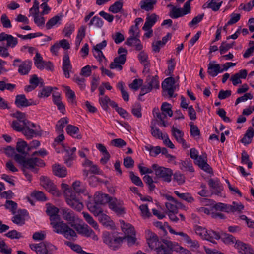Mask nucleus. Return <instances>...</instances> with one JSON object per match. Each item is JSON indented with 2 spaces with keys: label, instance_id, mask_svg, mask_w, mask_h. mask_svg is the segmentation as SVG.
Instances as JSON below:
<instances>
[{
  "label": "nucleus",
  "instance_id": "nucleus-1",
  "mask_svg": "<svg viewBox=\"0 0 254 254\" xmlns=\"http://www.w3.org/2000/svg\"><path fill=\"white\" fill-rule=\"evenodd\" d=\"M61 189L64 194L67 204L72 209L81 211L83 204L80 197L72 191L69 186L65 183L61 184Z\"/></svg>",
  "mask_w": 254,
  "mask_h": 254
},
{
  "label": "nucleus",
  "instance_id": "nucleus-2",
  "mask_svg": "<svg viewBox=\"0 0 254 254\" xmlns=\"http://www.w3.org/2000/svg\"><path fill=\"white\" fill-rule=\"evenodd\" d=\"M53 231L58 234H62L65 238L73 240L77 237L75 231L70 228L66 223L60 220V218L53 220L50 222Z\"/></svg>",
  "mask_w": 254,
  "mask_h": 254
},
{
  "label": "nucleus",
  "instance_id": "nucleus-3",
  "mask_svg": "<svg viewBox=\"0 0 254 254\" xmlns=\"http://www.w3.org/2000/svg\"><path fill=\"white\" fill-rule=\"evenodd\" d=\"M163 242L164 244H160L155 250L157 254H172L166 246L179 254H192L190 251L181 246L178 243L167 240Z\"/></svg>",
  "mask_w": 254,
  "mask_h": 254
},
{
  "label": "nucleus",
  "instance_id": "nucleus-4",
  "mask_svg": "<svg viewBox=\"0 0 254 254\" xmlns=\"http://www.w3.org/2000/svg\"><path fill=\"white\" fill-rule=\"evenodd\" d=\"M193 230L195 234L202 239L209 241L213 243H215L214 240L220 239V235L219 233L212 230H208L201 226L195 225Z\"/></svg>",
  "mask_w": 254,
  "mask_h": 254
},
{
  "label": "nucleus",
  "instance_id": "nucleus-5",
  "mask_svg": "<svg viewBox=\"0 0 254 254\" xmlns=\"http://www.w3.org/2000/svg\"><path fill=\"white\" fill-rule=\"evenodd\" d=\"M23 125V128L21 131L27 139H31L34 136H42L48 134L47 132H44L42 130H41L39 126L29 121L26 122Z\"/></svg>",
  "mask_w": 254,
  "mask_h": 254
},
{
  "label": "nucleus",
  "instance_id": "nucleus-6",
  "mask_svg": "<svg viewBox=\"0 0 254 254\" xmlns=\"http://www.w3.org/2000/svg\"><path fill=\"white\" fill-rule=\"evenodd\" d=\"M152 168L157 178L161 179L163 181L169 183L171 181L173 171L168 168L160 166L157 164H153Z\"/></svg>",
  "mask_w": 254,
  "mask_h": 254
},
{
  "label": "nucleus",
  "instance_id": "nucleus-7",
  "mask_svg": "<svg viewBox=\"0 0 254 254\" xmlns=\"http://www.w3.org/2000/svg\"><path fill=\"white\" fill-rule=\"evenodd\" d=\"M118 53L119 56L114 58L113 62L110 64V68L121 71L122 70L123 65L126 62L127 51L125 48L120 47Z\"/></svg>",
  "mask_w": 254,
  "mask_h": 254
},
{
  "label": "nucleus",
  "instance_id": "nucleus-8",
  "mask_svg": "<svg viewBox=\"0 0 254 254\" xmlns=\"http://www.w3.org/2000/svg\"><path fill=\"white\" fill-rule=\"evenodd\" d=\"M30 247L37 254H53L57 249L55 246L49 243L34 244Z\"/></svg>",
  "mask_w": 254,
  "mask_h": 254
},
{
  "label": "nucleus",
  "instance_id": "nucleus-9",
  "mask_svg": "<svg viewBox=\"0 0 254 254\" xmlns=\"http://www.w3.org/2000/svg\"><path fill=\"white\" fill-rule=\"evenodd\" d=\"M76 224L74 223L72 226L79 234L87 237H91L94 241L98 240L99 238L97 235L87 224L83 223L82 221Z\"/></svg>",
  "mask_w": 254,
  "mask_h": 254
},
{
  "label": "nucleus",
  "instance_id": "nucleus-10",
  "mask_svg": "<svg viewBox=\"0 0 254 254\" xmlns=\"http://www.w3.org/2000/svg\"><path fill=\"white\" fill-rule=\"evenodd\" d=\"M40 184L49 193L55 197L61 195V191L53 181L48 177L42 176L40 177Z\"/></svg>",
  "mask_w": 254,
  "mask_h": 254
},
{
  "label": "nucleus",
  "instance_id": "nucleus-11",
  "mask_svg": "<svg viewBox=\"0 0 254 254\" xmlns=\"http://www.w3.org/2000/svg\"><path fill=\"white\" fill-rule=\"evenodd\" d=\"M62 147L64 163L67 166H71L72 161L75 158V152L76 148L75 147H70L65 145H63Z\"/></svg>",
  "mask_w": 254,
  "mask_h": 254
},
{
  "label": "nucleus",
  "instance_id": "nucleus-12",
  "mask_svg": "<svg viewBox=\"0 0 254 254\" xmlns=\"http://www.w3.org/2000/svg\"><path fill=\"white\" fill-rule=\"evenodd\" d=\"M224 211L229 213L230 208L228 204L222 203H218L211 207V217L213 218L224 219L225 216L221 212L217 211Z\"/></svg>",
  "mask_w": 254,
  "mask_h": 254
},
{
  "label": "nucleus",
  "instance_id": "nucleus-13",
  "mask_svg": "<svg viewBox=\"0 0 254 254\" xmlns=\"http://www.w3.org/2000/svg\"><path fill=\"white\" fill-rule=\"evenodd\" d=\"M13 66L18 67V72L22 75H27L30 72L31 66L32 62L29 61H25L21 62L19 59H16L14 60Z\"/></svg>",
  "mask_w": 254,
  "mask_h": 254
},
{
  "label": "nucleus",
  "instance_id": "nucleus-14",
  "mask_svg": "<svg viewBox=\"0 0 254 254\" xmlns=\"http://www.w3.org/2000/svg\"><path fill=\"white\" fill-rule=\"evenodd\" d=\"M163 90L167 92L169 97L175 96L174 92L176 88L174 78L170 77L166 78L162 83Z\"/></svg>",
  "mask_w": 254,
  "mask_h": 254
},
{
  "label": "nucleus",
  "instance_id": "nucleus-15",
  "mask_svg": "<svg viewBox=\"0 0 254 254\" xmlns=\"http://www.w3.org/2000/svg\"><path fill=\"white\" fill-rule=\"evenodd\" d=\"M63 218L72 226L74 223L80 222L81 220L75 215L74 212L69 209L63 208L61 209Z\"/></svg>",
  "mask_w": 254,
  "mask_h": 254
},
{
  "label": "nucleus",
  "instance_id": "nucleus-16",
  "mask_svg": "<svg viewBox=\"0 0 254 254\" xmlns=\"http://www.w3.org/2000/svg\"><path fill=\"white\" fill-rule=\"evenodd\" d=\"M171 132L173 136L175 138L178 143L180 144L184 149H187L190 147L184 138V132L173 126L171 129Z\"/></svg>",
  "mask_w": 254,
  "mask_h": 254
},
{
  "label": "nucleus",
  "instance_id": "nucleus-17",
  "mask_svg": "<svg viewBox=\"0 0 254 254\" xmlns=\"http://www.w3.org/2000/svg\"><path fill=\"white\" fill-rule=\"evenodd\" d=\"M35 166L43 167L45 166V163L42 160L32 156V158L25 160L22 166L23 172L26 169H33Z\"/></svg>",
  "mask_w": 254,
  "mask_h": 254
},
{
  "label": "nucleus",
  "instance_id": "nucleus-18",
  "mask_svg": "<svg viewBox=\"0 0 254 254\" xmlns=\"http://www.w3.org/2000/svg\"><path fill=\"white\" fill-rule=\"evenodd\" d=\"M145 236L148 246L151 249L156 250L160 246L157 236L150 230L145 231Z\"/></svg>",
  "mask_w": 254,
  "mask_h": 254
},
{
  "label": "nucleus",
  "instance_id": "nucleus-19",
  "mask_svg": "<svg viewBox=\"0 0 254 254\" xmlns=\"http://www.w3.org/2000/svg\"><path fill=\"white\" fill-rule=\"evenodd\" d=\"M15 104L17 107H25L36 105L32 99L28 100L25 95H17L15 97Z\"/></svg>",
  "mask_w": 254,
  "mask_h": 254
},
{
  "label": "nucleus",
  "instance_id": "nucleus-20",
  "mask_svg": "<svg viewBox=\"0 0 254 254\" xmlns=\"http://www.w3.org/2000/svg\"><path fill=\"white\" fill-rule=\"evenodd\" d=\"M207 155L204 154L197 158V159L194 160V163L202 170L207 173H211L212 172V170L210 166L207 164Z\"/></svg>",
  "mask_w": 254,
  "mask_h": 254
},
{
  "label": "nucleus",
  "instance_id": "nucleus-21",
  "mask_svg": "<svg viewBox=\"0 0 254 254\" xmlns=\"http://www.w3.org/2000/svg\"><path fill=\"white\" fill-rule=\"evenodd\" d=\"M109 207L117 215H123L125 213V208L121 204V202L116 198H111L109 201Z\"/></svg>",
  "mask_w": 254,
  "mask_h": 254
},
{
  "label": "nucleus",
  "instance_id": "nucleus-22",
  "mask_svg": "<svg viewBox=\"0 0 254 254\" xmlns=\"http://www.w3.org/2000/svg\"><path fill=\"white\" fill-rule=\"evenodd\" d=\"M63 70L64 75L67 78L70 77V73L71 71L72 66L71 65L69 57L67 52L64 53L63 58Z\"/></svg>",
  "mask_w": 254,
  "mask_h": 254
},
{
  "label": "nucleus",
  "instance_id": "nucleus-23",
  "mask_svg": "<svg viewBox=\"0 0 254 254\" xmlns=\"http://www.w3.org/2000/svg\"><path fill=\"white\" fill-rule=\"evenodd\" d=\"M235 247L241 254H254L253 250L249 245L239 240L236 241Z\"/></svg>",
  "mask_w": 254,
  "mask_h": 254
},
{
  "label": "nucleus",
  "instance_id": "nucleus-24",
  "mask_svg": "<svg viewBox=\"0 0 254 254\" xmlns=\"http://www.w3.org/2000/svg\"><path fill=\"white\" fill-rule=\"evenodd\" d=\"M207 72L212 77L216 76L219 73H222V68L219 64H216L215 61H211L208 64Z\"/></svg>",
  "mask_w": 254,
  "mask_h": 254
},
{
  "label": "nucleus",
  "instance_id": "nucleus-25",
  "mask_svg": "<svg viewBox=\"0 0 254 254\" xmlns=\"http://www.w3.org/2000/svg\"><path fill=\"white\" fill-rule=\"evenodd\" d=\"M110 200V197L108 194L101 191L96 192L94 195V201L97 204H105L109 202Z\"/></svg>",
  "mask_w": 254,
  "mask_h": 254
},
{
  "label": "nucleus",
  "instance_id": "nucleus-26",
  "mask_svg": "<svg viewBox=\"0 0 254 254\" xmlns=\"http://www.w3.org/2000/svg\"><path fill=\"white\" fill-rule=\"evenodd\" d=\"M52 172L54 175L60 177H65L67 174V170L66 168L60 164H55L52 167Z\"/></svg>",
  "mask_w": 254,
  "mask_h": 254
},
{
  "label": "nucleus",
  "instance_id": "nucleus-27",
  "mask_svg": "<svg viewBox=\"0 0 254 254\" xmlns=\"http://www.w3.org/2000/svg\"><path fill=\"white\" fill-rule=\"evenodd\" d=\"M190 12L184 6L183 8L173 7L170 11V16L172 18L176 19L183 16Z\"/></svg>",
  "mask_w": 254,
  "mask_h": 254
},
{
  "label": "nucleus",
  "instance_id": "nucleus-28",
  "mask_svg": "<svg viewBox=\"0 0 254 254\" xmlns=\"http://www.w3.org/2000/svg\"><path fill=\"white\" fill-rule=\"evenodd\" d=\"M46 206V213L50 216V222H52L53 220H56L60 218L58 215L59 209L51 204L47 203Z\"/></svg>",
  "mask_w": 254,
  "mask_h": 254
},
{
  "label": "nucleus",
  "instance_id": "nucleus-29",
  "mask_svg": "<svg viewBox=\"0 0 254 254\" xmlns=\"http://www.w3.org/2000/svg\"><path fill=\"white\" fill-rule=\"evenodd\" d=\"M247 75V71L246 69L240 70L238 73L232 75L230 78L233 84L235 86L241 83V79H245Z\"/></svg>",
  "mask_w": 254,
  "mask_h": 254
},
{
  "label": "nucleus",
  "instance_id": "nucleus-30",
  "mask_svg": "<svg viewBox=\"0 0 254 254\" xmlns=\"http://www.w3.org/2000/svg\"><path fill=\"white\" fill-rule=\"evenodd\" d=\"M223 1L221 0H209L204 3L202 6L203 8H211L213 11H218Z\"/></svg>",
  "mask_w": 254,
  "mask_h": 254
},
{
  "label": "nucleus",
  "instance_id": "nucleus-31",
  "mask_svg": "<svg viewBox=\"0 0 254 254\" xmlns=\"http://www.w3.org/2000/svg\"><path fill=\"white\" fill-rule=\"evenodd\" d=\"M126 43L127 45L134 48L137 51H141L143 49V45L138 38H128Z\"/></svg>",
  "mask_w": 254,
  "mask_h": 254
},
{
  "label": "nucleus",
  "instance_id": "nucleus-32",
  "mask_svg": "<svg viewBox=\"0 0 254 254\" xmlns=\"http://www.w3.org/2000/svg\"><path fill=\"white\" fill-rule=\"evenodd\" d=\"M98 220L104 226L107 228H114L115 224L110 217L106 214L102 213L98 216Z\"/></svg>",
  "mask_w": 254,
  "mask_h": 254
},
{
  "label": "nucleus",
  "instance_id": "nucleus-33",
  "mask_svg": "<svg viewBox=\"0 0 254 254\" xmlns=\"http://www.w3.org/2000/svg\"><path fill=\"white\" fill-rule=\"evenodd\" d=\"M157 3V0H142L139 5L140 8L145 11L152 10Z\"/></svg>",
  "mask_w": 254,
  "mask_h": 254
},
{
  "label": "nucleus",
  "instance_id": "nucleus-34",
  "mask_svg": "<svg viewBox=\"0 0 254 254\" xmlns=\"http://www.w3.org/2000/svg\"><path fill=\"white\" fill-rule=\"evenodd\" d=\"M66 131L67 134L71 136L80 139L81 138V135L79 134V129L78 127L72 125H68L66 128Z\"/></svg>",
  "mask_w": 254,
  "mask_h": 254
},
{
  "label": "nucleus",
  "instance_id": "nucleus-35",
  "mask_svg": "<svg viewBox=\"0 0 254 254\" xmlns=\"http://www.w3.org/2000/svg\"><path fill=\"white\" fill-rule=\"evenodd\" d=\"M82 214L84 219L89 225H90L95 230L100 231L98 224L89 214L85 212H83Z\"/></svg>",
  "mask_w": 254,
  "mask_h": 254
},
{
  "label": "nucleus",
  "instance_id": "nucleus-36",
  "mask_svg": "<svg viewBox=\"0 0 254 254\" xmlns=\"http://www.w3.org/2000/svg\"><path fill=\"white\" fill-rule=\"evenodd\" d=\"M62 87L64 92L65 93L66 96H67L69 102L72 104L75 105L76 104V101L75 99V94L74 92L72 91L68 86L63 85Z\"/></svg>",
  "mask_w": 254,
  "mask_h": 254
},
{
  "label": "nucleus",
  "instance_id": "nucleus-37",
  "mask_svg": "<svg viewBox=\"0 0 254 254\" xmlns=\"http://www.w3.org/2000/svg\"><path fill=\"white\" fill-rule=\"evenodd\" d=\"M254 136V130L252 127H249L247 130L244 136L241 139V142L245 145L250 143Z\"/></svg>",
  "mask_w": 254,
  "mask_h": 254
},
{
  "label": "nucleus",
  "instance_id": "nucleus-38",
  "mask_svg": "<svg viewBox=\"0 0 254 254\" xmlns=\"http://www.w3.org/2000/svg\"><path fill=\"white\" fill-rule=\"evenodd\" d=\"M99 205L96 203L89 204L88 205L89 210L96 217L99 216L104 212L103 208Z\"/></svg>",
  "mask_w": 254,
  "mask_h": 254
},
{
  "label": "nucleus",
  "instance_id": "nucleus-39",
  "mask_svg": "<svg viewBox=\"0 0 254 254\" xmlns=\"http://www.w3.org/2000/svg\"><path fill=\"white\" fill-rule=\"evenodd\" d=\"M99 102L102 108L105 110H107L109 105L112 107V103H115L114 101L110 100L107 96L100 97L99 98Z\"/></svg>",
  "mask_w": 254,
  "mask_h": 254
},
{
  "label": "nucleus",
  "instance_id": "nucleus-40",
  "mask_svg": "<svg viewBox=\"0 0 254 254\" xmlns=\"http://www.w3.org/2000/svg\"><path fill=\"white\" fill-rule=\"evenodd\" d=\"M72 187L76 193H84L86 192V187L79 181H76L72 183Z\"/></svg>",
  "mask_w": 254,
  "mask_h": 254
},
{
  "label": "nucleus",
  "instance_id": "nucleus-41",
  "mask_svg": "<svg viewBox=\"0 0 254 254\" xmlns=\"http://www.w3.org/2000/svg\"><path fill=\"white\" fill-rule=\"evenodd\" d=\"M180 203L176 200L172 202H167L165 203L166 208L169 213H176L178 211V206Z\"/></svg>",
  "mask_w": 254,
  "mask_h": 254
},
{
  "label": "nucleus",
  "instance_id": "nucleus-42",
  "mask_svg": "<svg viewBox=\"0 0 254 254\" xmlns=\"http://www.w3.org/2000/svg\"><path fill=\"white\" fill-rule=\"evenodd\" d=\"M159 16L155 13H152L150 15H148L146 18V21L143 26L151 27L156 22Z\"/></svg>",
  "mask_w": 254,
  "mask_h": 254
},
{
  "label": "nucleus",
  "instance_id": "nucleus-43",
  "mask_svg": "<svg viewBox=\"0 0 254 254\" xmlns=\"http://www.w3.org/2000/svg\"><path fill=\"white\" fill-rule=\"evenodd\" d=\"M68 123V119L67 117L61 118L59 120L56 126L57 132L58 133L63 132L64 127Z\"/></svg>",
  "mask_w": 254,
  "mask_h": 254
},
{
  "label": "nucleus",
  "instance_id": "nucleus-44",
  "mask_svg": "<svg viewBox=\"0 0 254 254\" xmlns=\"http://www.w3.org/2000/svg\"><path fill=\"white\" fill-rule=\"evenodd\" d=\"M140 211V215L144 219H149L152 216L151 213L147 204H142L139 207Z\"/></svg>",
  "mask_w": 254,
  "mask_h": 254
},
{
  "label": "nucleus",
  "instance_id": "nucleus-45",
  "mask_svg": "<svg viewBox=\"0 0 254 254\" xmlns=\"http://www.w3.org/2000/svg\"><path fill=\"white\" fill-rule=\"evenodd\" d=\"M34 64L37 68L40 70H43L44 69V64L45 61H43L42 57L41 55L37 52L34 58Z\"/></svg>",
  "mask_w": 254,
  "mask_h": 254
},
{
  "label": "nucleus",
  "instance_id": "nucleus-46",
  "mask_svg": "<svg viewBox=\"0 0 254 254\" xmlns=\"http://www.w3.org/2000/svg\"><path fill=\"white\" fill-rule=\"evenodd\" d=\"M62 19L61 16L56 15L49 19L46 23V27L47 29H50L57 24H60Z\"/></svg>",
  "mask_w": 254,
  "mask_h": 254
},
{
  "label": "nucleus",
  "instance_id": "nucleus-47",
  "mask_svg": "<svg viewBox=\"0 0 254 254\" xmlns=\"http://www.w3.org/2000/svg\"><path fill=\"white\" fill-rule=\"evenodd\" d=\"M228 207L230 208V211H229V213H240L244 208L243 205L241 203H238L236 202H233L231 205H228Z\"/></svg>",
  "mask_w": 254,
  "mask_h": 254
},
{
  "label": "nucleus",
  "instance_id": "nucleus-48",
  "mask_svg": "<svg viewBox=\"0 0 254 254\" xmlns=\"http://www.w3.org/2000/svg\"><path fill=\"white\" fill-rule=\"evenodd\" d=\"M161 110L163 115H164L165 117L167 115H168L170 117L172 116L173 111L172 110V106L171 104L167 102L163 103L161 107Z\"/></svg>",
  "mask_w": 254,
  "mask_h": 254
},
{
  "label": "nucleus",
  "instance_id": "nucleus-49",
  "mask_svg": "<svg viewBox=\"0 0 254 254\" xmlns=\"http://www.w3.org/2000/svg\"><path fill=\"white\" fill-rule=\"evenodd\" d=\"M174 193L181 199L186 201L189 203H192L194 201V198L189 193H181L179 191L175 190Z\"/></svg>",
  "mask_w": 254,
  "mask_h": 254
},
{
  "label": "nucleus",
  "instance_id": "nucleus-50",
  "mask_svg": "<svg viewBox=\"0 0 254 254\" xmlns=\"http://www.w3.org/2000/svg\"><path fill=\"white\" fill-rule=\"evenodd\" d=\"M103 25L102 20L99 17L94 16L90 21L88 23L89 27L94 26L97 28H101Z\"/></svg>",
  "mask_w": 254,
  "mask_h": 254
},
{
  "label": "nucleus",
  "instance_id": "nucleus-51",
  "mask_svg": "<svg viewBox=\"0 0 254 254\" xmlns=\"http://www.w3.org/2000/svg\"><path fill=\"white\" fill-rule=\"evenodd\" d=\"M53 88L50 86L44 87L40 90L38 93V97L39 98H45L49 97L52 91Z\"/></svg>",
  "mask_w": 254,
  "mask_h": 254
},
{
  "label": "nucleus",
  "instance_id": "nucleus-52",
  "mask_svg": "<svg viewBox=\"0 0 254 254\" xmlns=\"http://www.w3.org/2000/svg\"><path fill=\"white\" fill-rule=\"evenodd\" d=\"M16 150L20 153L24 154L26 148H28L27 142L22 139H18L16 143Z\"/></svg>",
  "mask_w": 254,
  "mask_h": 254
},
{
  "label": "nucleus",
  "instance_id": "nucleus-53",
  "mask_svg": "<svg viewBox=\"0 0 254 254\" xmlns=\"http://www.w3.org/2000/svg\"><path fill=\"white\" fill-rule=\"evenodd\" d=\"M147 85L151 89L158 88L159 86V81L157 76L148 77L147 79Z\"/></svg>",
  "mask_w": 254,
  "mask_h": 254
},
{
  "label": "nucleus",
  "instance_id": "nucleus-54",
  "mask_svg": "<svg viewBox=\"0 0 254 254\" xmlns=\"http://www.w3.org/2000/svg\"><path fill=\"white\" fill-rule=\"evenodd\" d=\"M220 238L224 243L228 245L235 243L237 241L232 235L227 233L222 234Z\"/></svg>",
  "mask_w": 254,
  "mask_h": 254
},
{
  "label": "nucleus",
  "instance_id": "nucleus-55",
  "mask_svg": "<svg viewBox=\"0 0 254 254\" xmlns=\"http://www.w3.org/2000/svg\"><path fill=\"white\" fill-rule=\"evenodd\" d=\"M11 116L12 117L17 119L18 121L21 122L23 124L26 123V122H28L26 118V115L24 113H22L20 111H16L11 114Z\"/></svg>",
  "mask_w": 254,
  "mask_h": 254
},
{
  "label": "nucleus",
  "instance_id": "nucleus-56",
  "mask_svg": "<svg viewBox=\"0 0 254 254\" xmlns=\"http://www.w3.org/2000/svg\"><path fill=\"white\" fill-rule=\"evenodd\" d=\"M0 153H4L8 157H12L15 154V150L14 147L8 146L5 147H1L0 149Z\"/></svg>",
  "mask_w": 254,
  "mask_h": 254
},
{
  "label": "nucleus",
  "instance_id": "nucleus-57",
  "mask_svg": "<svg viewBox=\"0 0 254 254\" xmlns=\"http://www.w3.org/2000/svg\"><path fill=\"white\" fill-rule=\"evenodd\" d=\"M130 36L129 38H139V29L138 26V22L134 25L130 27L129 30Z\"/></svg>",
  "mask_w": 254,
  "mask_h": 254
},
{
  "label": "nucleus",
  "instance_id": "nucleus-58",
  "mask_svg": "<svg viewBox=\"0 0 254 254\" xmlns=\"http://www.w3.org/2000/svg\"><path fill=\"white\" fill-rule=\"evenodd\" d=\"M5 40L7 41L6 47L13 48L18 43L17 38L14 37L11 35L7 34Z\"/></svg>",
  "mask_w": 254,
  "mask_h": 254
},
{
  "label": "nucleus",
  "instance_id": "nucleus-59",
  "mask_svg": "<svg viewBox=\"0 0 254 254\" xmlns=\"http://www.w3.org/2000/svg\"><path fill=\"white\" fill-rule=\"evenodd\" d=\"M123 239L122 237L115 236L111 242L110 248L114 250L118 249L121 246Z\"/></svg>",
  "mask_w": 254,
  "mask_h": 254
},
{
  "label": "nucleus",
  "instance_id": "nucleus-60",
  "mask_svg": "<svg viewBox=\"0 0 254 254\" xmlns=\"http://www.w3.org/2000/svg\"><path fill=\"white\" fill-rule=\"evenodd\" d=\"M39 2L38 0H34L33 6L29 9L30 15L33 17L39 14Z\"/></svg>",
  "mask_w": 254,
  "mask_h": 254
},
{
  "label": "nucleus",
  "instance_id": "nucleus-61",
  "mask_svg": "<svg viewBox=\"0 0 254 254\" xmlns=\"http://www.w3.org/2000/svg\"><path fill=\"white\" fill-rule=\"evenodd\" d=\"M181 169L190 172H193L194 170L192 164L190 160H186L181 163Z\"/></svg>",
  "mask_w": 254,
  "mask_h": 254
},
{
  "label": "nucleus",
  "instance_id": "nucleus-62",
  "mask_svg": "<svg viewBox=\"0 0 254 254\" xmlns=\"http://www.w3.org/2000/svg\"><path fill=\"white\" fill-rule=\"evenodd\" d=\"M122 7L123 3L122 2L117 1L110 6L109 11L113 13H117L120 11Z\"/></svg>",
  "mask_w": 254,
  "mask_h": 254
},
{
  "label": "nucleus",
  "instance_id": "nucleus-63",
  "mask_svg": "<svg viewBox=\"0 0 254 254\" xmlns=\"http://www.w3.org/2000/svg\"><path fill=\"white\" fill-rule=\"evenodd\" d=\"M73 80L79 86L81 90H84L86 87L85 83V79L84 78L75 75Z\"/></svg>",
  "mask_w": 254,
  "mask_h": 254
},
{
  "label": "nucleus",
  "instance_id": "nucleus-64",
  "mask_svg": "<svg viewBox=\"0 0 254 254\" xmlns=\"http://www.w3.org/2000/svg\"><path fill=\"white\" fill-rule=\"evenodd\" d=\"M131 112L136 117L141 118L142 116L141 105L139 103L135 104L132 107Z\"/></svg>",
  "mask_w": 254,
  "mask_h": 254
}]
</instances>
